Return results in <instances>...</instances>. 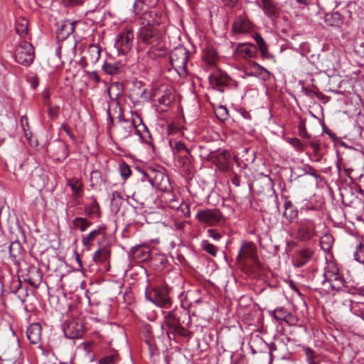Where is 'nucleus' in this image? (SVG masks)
Returning a JSON list of instances; mask_svg holds the SVG:
<instances>
[{
    "label": "nucleus",
    "instance_id": "nucleus-55",
    "mask_svg": "<svg viewBox=\"0 0 364 364\" xmlns=\"http://www.w3.org/2000/svg\"><path fill=\"white\" fill-rule=\"evenodd\" d=\"M207 233L209 237L215 240H219L222 237V235L214 229H208Z\"/></svg>",
    "mask_w": 364,
    "mask_h": 364
},
{
    "label": "nucleus",
    "instance_id": "nucleus-24",
    "mask_svg": "<svg viewBox=\"0 0 364 364\" xmlns=\"http://www.w3.org/2000/svg\"><path fill=\"white\" fill-rule=\"evenodd\" d=\"M129 254L137 262L145 261L149 257V251L144 246L133 247Z\"/></svg>",
    "mask_w": 364,
    "mask_h": 364
},
{
    "label": "nucleus",
    "instance_id": "nucleus-1",
    "mask_svg": "<svg viewBox=\"0 0 364 364\" xmlns=\"http://www.w3.org/2000/svg\"><path fill=\"white\" fill-rule=\"evenodd\" d=\"M191 323L189 311L182 306L168 311L164 316V325L167 327L166 333L168 337L170 334L187 337L190 332L183 325L189 326Z\"/></svg>",
    "mask_w": 364,
    "mask_h": 364
},
{
    "label": "nucleus",
    "instance_id": "nucleus-34",
    "mask_svg": "<svg viewBox=\"0 0 364 364\" xmlns=\"http://www.w3.org/2000/svg\"><path fill=\"white\" fill-rule=\"evenodd\" d=\"M199 157L202 160L211 161L215 150L210 149L207 146L200 145L198 146Z\"/></svg>",
    "mask_w": 364,
    "mask_h": 364
},
{
    "label": "nucleus",
    "instance_id": "nucleus-41",
    "mask_svg": "<svg viewBox=\"0 0 364 364\" xmlns=\"http://www.w3.org/2000/svg\"><path fill=\"white\" fill-rule=\"evenodd\" d=\"M354 258L357 262L364 264V244L360 243L357 245Z\"/></svg>",
    "mask_w": 364,
    "mask_h": 364
},
{
    "label": "nucleus",
    "instance_id": "nucleus-36",
    "mask_svg": "<svg viewBox=\"0 0 364 364\" xmlns=\"http://www.w3.org/2000/svg\"><path fill=\"white\" fill-rule=\"evenodd\" d=\"M200 247L203 251L210 254L211 256H213V257L217 256L218 248L212 243H210L208 240H202L200 242Z\"/></svg>",
    "mask_w": 364,
    "mask_h": 364
},
{
    "label": "nucleus",
    "instance_id": "nucleus-27",
    "mask_svg": "<svg viewBox=\"0 0 364 364\" xmlns=\"http://www.w3.org/2000/svg\"><path fill=\"white\" fill-rule=\"evenodd\" d=\"M67 186H68L71 188L72 197L74 199H77L80 196L83 185L79 179L73 178L68 180Z\"/></svg>",
    "mask_w": 364,
    "mask_h": 364
},
{
    "label": "nucleus",
    "instance_id": "nucleus-50",
    "mask_svg": "<svg viewBox=\"0 0 364 364\" xmlns=\"http://www.w3.org/2000/svg\"><path fill=\"white\" fill-rule=\"evenodd\" d=\"M303 171L305 174H308L315 177L316 178L319 176V175L316 173V170L310 165L305 164L303 167Z\"/></svg>",
    "mask_w": 364,
    "mask_h": 364
},
{
    "label": "nucleus",
    "instance_id": "nucleus-59",
    "mask_svg": "<svg viewBox=\"0 0 364 364\" xmlns=\"http://www.w3.org/2000/svg\"><path fill=\"white\" fill-rule=\"evenodd\" d=\"M247 246L246 245H243L239 250L238 255L237 256V260H241L243 257L244 255L247 254Z\"/></svg>",
    "mask_w": 364,
    "mask_h": 364
},
{
    "label": "nucleus",
    "instance_id": "nucleus-25",
    "mask_svg": "<svg viewBox=\"0 0 364 364\" xmlns=\"http://www.w3.org/2000/svg\"><path fill=\"white\" fill-rule=\"evenodd\" d=\"M91 199L92 200V203L85 206V213L90 218H100L101 211L100 205L94 196L91 197Z\"/></svg>",
    "mask_w": 364,
    "mask_h": 364
},
{
    "label": "nucleus",
    "instance_id": "nucleus-7",
    "mask_svg": "<svg viewBox=\"0 0 364 364\" xmlns=\"http://www.w3.org/2000/svg\"><path fill=\"white\" fill-rule=\"evenodd\" d=\"M189 59V51L183 46L175 48L170 54V62L174 69L186 70Z\"/></svg>",
    "mask_w": 364,
    "mask_h": 364
},
{
    "label": "nucleus",
    "instance_id": "nucleus-26",
    "mask_svg": "<svg viewBox=\"0 0 364 364\" xmlns=\"http://www.w3.org/2000/svg\"><path fill=\"white\" fill-rule=\"evenodd\" d=\"M202 58L208 65L214 66L216 65L218 57L213 48L208 47L204 49Z\"/></svg>",
    "mask_w": 364,
    "mask_h": 364
},
{
    "label": "nucleus",
    "instance_id": "nucleus-37",
    "mask_svg": "<svg viewBox=\"0 0 364 364\" xmlns=\"http://www.w3.org/2000/svg\"><path fill=\"white\" fill-rule=\"evenodd\" d=\"M90 180L92 186L100 185L103 181L101 171L97 169H92L90 172Z\"/></svg>",
    "mask_w": 364,
    "mask_h": 364
},
{
    "label": "nucleus",
    "instance_id": "nucleus-29",
    "mask_svg": "<svg viewBox=\"0 0 364 364\" xmlns=\"http://www.w3.org/2000/svg\"><path fill=\"white\" fill-rule=\"evenodd\" d=\"M122 63L121 62H105L102 65L103 71L110 75L118 74L121 72L122 68Z\"/></svg>",
    "mask_w": 364,
    "mask_h": 364
},
{
    "label": "nucleus",
    "instance_id": "nucleus-18",
    "mask_svg": "<svg viewBox=\"0 0 364 364\" xmlns=\"http://www.w3.org/2000/svg\"><path fill=\"white\" fill-rule=\"evenodd\" d=\"M143 18L147 21V24L146 26L155 27L156 26L162 24L166 20V16L162 14V12L154 8L147 12H144Z\"/></svg>",
    "mask_w": 364,
    "mask_h": 364
},
{
    "label": "nucleus",
    "instance_id": "nucleus-5",
    "mask_svg": "<svg viewBox=\"0 0 364 364\" xmlns=\"http://www.w3.org/2000/svg\"><path fill=\"white\" fill-rule=\"evenodd\" d=\"M15 60L24 66L30 65L34 59V48L31 43L22 41L14 52Z\"/></svg>",
    "mask_w": 364,
    "mask_h": 364
},
{
    "label": "nucleus",
    "instance_id": "nucleus-15",
    "mask_svg": "<svg viewBox=\"0 0 364 364\" xmlns=\"http://www.w3.org/2000/svg\"><path fill=\"white\" fill-rule=\"evenodd\" d=\"M257 4L268 18H272L279 16L280 9L273 0H260L257 2Z\"/></svg>",
    "mask_w": 364,
    "mask_h": 364
},
{
    "label": "nucleus",
    "instance_id": "nucleus-32",
    "mask_svg": "<svg viewBox=\"0 0 364 364\" xmlns=\"http://www.w3.org/2000/svg\"><path fill=\"white\" fill-rule=\"evenodd\" d=\"M110 251L106 248L102 247L97 250L93 255V260L96 263L105 262L109 257Z\"/></svg>",
    "mask_w": 364,
    "mask_h": 364
},
{
    "label": "nucleus",
    "instance_id": "nucleus-58",
    "mask_svg": "<svg viewBox=\"0 0 364 364\" xmlns=\"http://www.w3.org/2000/svg\"><path fill=\"white\" fill-rule=\"evenodd\" d=\"M301 90L306 96L310 97H314V95H316V92L315 91L306 87H302Z\"/></svg>",
    "mask_w": 364,
    "mask_h": 364
},
{
    "label": "nucleus",
    "instance_id": "nucleus-56",
    "mask_svg": "<svg viewBox=\"0 0 364 364\" xmlns=\"http://www.w3.org/2000/svg\"><path fill=\"white\" fill-rule=\"evenodd\" d=\"M27 80L31 84L32 88L35 89L38 87L39 81L37 76L29 77H28Z\"/></svg>",
    "mask_w": 364,
    "mask_h": 364
},
{
    "label": "nucleus",
    "instance_id": "nucleus-11",
    "mask_svg": "<svg viewBox=\"0 0 364 364\" xmlns=\"http://www.w3.org/2000/svg\"><path fill=\"white\" fill-rule=\"evenodd\" d=\"M210 162L218 166L220 170L225 171L230 168L231 155L227 150H215Z\"/></svg>",
    "mask_w": 364,
    "mask_h": 364
},
{
    "label": "nucleus",
    "instance_id": "nucleus-20",
    "mask_svg": "<svg viewBox=\"0 0 364 364\" xmlns=\"http://www.w3.org/2000/svg\"><path fill=\"white\" fill-rule=\"evenodd\" d=\"M100 47L97 45L92 44L88 47L86 55L82 57V60H86V65H95L100 58Z\"/></svg>",
    "mask_w": 364,
    "mask_h": 364
},
{
    "label": "nucleus",
    "instance_id": "nucleus-40",
    "mask_svg": "<svg viewBox=\"0 0 364 364\" xmlns=\"http://www.w3.org/2000/svg\"><path fill=\"white\" fill-rule=\"evenodd\" d=\"M306 120L303 118H300L299 123L298 124V133L301 137L309 139L311 136L308 134L306 128Z\"/></svg>",
    "mask_w": 364,
    "mask_h": 364
},
{
    "label": "nucleus",
    "instance_id": "nucleus-62",
    "mask_svg": "<svg viewBox=\"0 0 364 364\" xmlns=\"http://www.w3.org/2000/svg\"><path fill=\"white\" fill-rule=\"evenodd\" d=\"M137 170L143 175V176L144 178H147V180L150 182V183L151 185L154 184V180L152 179V178L149 176V174L147 172H146L145 171L141 170L140 168H137Z\"/></svg>",
    "mask_w": 364,
    "mask_h": 364
},
{
    "label": "nucleus",
    "instance_id": "nucleus-46",
    "mask_svg": "<svg viewBox=\"0 0 364 364\" xmlns=\"http://www.w3.org/2000/svg\"><path fill=\"white\" fill-rule=\"evenodd\" d=\"M321 244L323 246H326L327 249H330L333 242V238L331 235L328 233L324 234L320 239Z\"/></svg>",
    "mask_w": 364,
    "mask_h": 364
},
{
    "label": "nucleus",
    "instance_id": "nucleus-30",
    "mask_svg": "<svg viewBox=\"0 0 364 364\" xmlns=\"http://www.w3.org/2000/svg\"><path fill=\"white\" fill-rule=\"evenodd\" d=\"M72 223L75 229L81 232H85L92 224L87 218L82 217H76Z\"/></svg>",
    "mask_w": 364,
    "mask_h": 364
},
{
    "label": "nucleus",
    "instance_id": "nucleus-43",
    "mask_svg": "<svg viewBox=\"0 0 364 364\" xmlns=\"http://www.w3.org/2000/svg\"><path fill=\"white\" fill-rule=\"evenodd\" d=\"M119 169L120 175L124 180H127L132 174L129 166L124 162L119 164Z\"/></svg>",
    "mask_w": 364,
    "mask_h": 364
},
{
    "label": "nucleus",
    "instance_id": "nucleus-57",
    "mask_svg": "<svg viewBox=\"0 0 364 364\" xmlns=\"http://www.w3.org/2000/svg\"><path fill=\"white\" fill-rule=\"evenodd\" d=\"M268 350H269V358H270V361L272 362V360H273V352L277 350V345L273 343V342H271L269 343L268 345Z\"/></svg>",
    "mask_w": 364,
    "mask_h": 364
},
{
    "label": "nucleus",
    "instance_id": "nucleus-38",
    "mask_svg": "<svg viewBox=\"0 0 364 364\" xmlns=\"http://www.w3.org/2000/svg\"><path fill=\"white\" fill-rule=\"evenodd\" d=\"M119 360V355L117 353H113L100 358L98 364H117Z\"/></svg>",
    "mask_w": 364,
    "mask_h": 364
},
{
    "label": "nucleus",
    "instance_id": "nucleus-51",
    "mask_svg": "<svg viewBox=\"0 0 364 364\" xmlns=\"http://www.w3.org/2000/svg\"><path fill=\"white\" fill-rule=\"evenodd\" d=\"M48 115L49 117L51 118V119H55L56 118L58 114H59V112H60V108L58 106H50L49 105L48 106Z\"/></svg>",
    "mask_w": 364,
    "mask_h": 364
},
{
    "label": "nucleus",
    "instance_id": "nucleus-14",
    "mask_svg": "<svg viewBox=\"0 0 364 364\" xmlns=\"http://www.w3.org/2000/svg\"><path fill=\"white\" fill-rule=\"evenodd\" d=\"M119 120L122 123L119 130V135L122 139H127L132 133L139 134V129L133 120L122 119L120 117Z\"/></svg>",
    "mask_w": 364,
    "mask_h": 364
},
{
    "label": "nucleus",
    "instance_id": "nucleus-16",
    "mask_svg": "<svg viewBox=\"0 0 364 364\" xmlns=\"http://www.w3.org/2000/svg\"><path fill=\"white\" fill-rule=\"evenodd\" d=\"M209 80L213 89L223 92L224 87L228 86L230 77L225 73L218 72L210 75Z\"/></svg>",
    "mask_w": 364,
    "mask_h": 364
},
{
    "label": "nucleus",
    "instance_id": "nucleus-19",
    "mask_svg": "<svg viewBox=\"0 0 364 364\" xmlns=\"http://www.w3.org/2000/svg\"><path fill=\"white\" fill-rule=\"evenodd\" d=\"M75 21L65 20L58 26L56 38L58 41H64L75 31Z\"/></svg>",
    "mask_w": 364,
    "mask_h": 364
},
{
    "label": "nucleus",
    "instance_id": "nucleus-63",
    "mask_svg": "<svg viewBox=\"0 0 364 364\" xmlns=\"http://www.w3.org/2000/svg\"><path fill=\"white\" fill-rule=\"evenodd\" d=\"M223 1L225 6L228 7H234L237 4L238 0H223Z\"/></svg>",
    "mask_w": 364,
    "mask_h": 364
},
{
    "label": "nucleus",
    "instance_id": "nucleus-47",
    "mask_svg": "<svg viewBox=\"0 0 364 364\" xmlns=\"http://www.w3.org/2000/svg\"><path fill=\"white\" fill-rule=\"evenodd\" d=\"M288 142L299 151H302L304 149V144L297 138H289Z\"/></svg>",
    "mask_w": 364,
    "mask_h": 364
},
{
    "label": "nucleus",
    "instance_id": "nucleus-48",
    "mask_svg": "<svg viewBox=\"0 0 364 364\" xmlns=\"http://www.w3.org/2000/svg\"><path fill=\"white\" fill-rule=\"evenodd\" d=\"M304 352L306 356V360L309 364H311V363L316 361V356L314 355V350L310 348H305Z\"/></svg>",
    "mask_w": 364,
    "mask_h": 364
},
{
    "label": "nucleus",
    "instance_id": "nucleus-54",
    "mask_svg": "<svg viewBox=\"0 0 364 364\" xmlns=\"http://www.w3.org/2000/svg\"><path fill=\"white\" fill-rule=\"evenodd\" d=\"M284 216L291 222L298 215V210L296 209H291L289 213L284 211Z\"/></svg>",
    "mask_w": 364,
    "mask_h": 364
},
{
    "label": "nucleus",
    "instance_id": "nucleus-39",
    "mask_svg": "<svg viewBox=\"0 0 364 364\" xmlns=\"http://www.w3.org/2000/svg\"><path fill=\"white\" fill-rule=\"evenodd\" d=\"M307 144L312 148L314 154L316 157V161H320L321 159V154L320 153L321 146H320V143L318 142V141H316V140L309 141L307 142Z\"/></svg>",
    "mask_w": 364,
    "mask_h": 364
},
{
    "label": "nucleus",
    "instance_id": "nucleus-9",
    "mask_svg": "<svg viewBox=\"0 0 364 364\" xmlns=\"http://www.w3.org/2000/svg\"><path fill=\"white\" fill-rule=\"evenodd\" d=\"M195 148L196 147L193 146H191V147L189 148L183 142L180 141H176L172 147L173 152L178 155L179 162L183 167H189L191 164V151Z\"/></svg>",
    "mask_w": 364,
    "mask_h": 364
},
{
    "label": "nucleus",
    "instance_id": "nucleus-13",
    "mask_svg": "<svg viewBox=\"0 0 364 364\" xmlns=\"http://www.w3.org/2000/svg\"><path fill=\"white\" fill-rule=\"evenodd\" d=\"M270 315L277 321H283L290 326H296L298 318L289 312L284 307H278L269 312Z\"/></svg>",
    "mask_w": 364,
    "mask_h": 364
},
{
    "label": "nucleus",
    "instance_id": "nucleus-3",
    "mask_svg": "<svg viewBox=\"0 0 364 364\" xmlns=\"http://www.w3.org/2000/svg\"><path fill=\"white\" fill-rule=\"evenodd\" d=\"M324 279L321 284L327 292L332 291H349L350 287L343 276L336 269H326L323 274Z\"/></svg>",
    "mask_w": 364,
    "mask_h": 364
},
{
    "label": "nucleus",
    "instance_id": "nucleus-31",
    "mask_svg": "<svg viewBox=\"0 0 364 364\" xmlns=\"http://www.w3.org/2000/svg\"><path fill=\"white\" fill-rule=\"evenodd\" d=\"M28 21L27 19L24 18H22L16 21L15 29L16 33L21 38L26 36V35L28 34Z\"/></svg>",
    "mask_w": 364,
    "mask_h": 364
},
{
    "label": "nucleus",
    "instance_id": "nucleus-4",
    "mask_svg": "<svg viewBox=\"0 0 364 364\" xmlns=\"http://www.w3.org/2000/svg\"><path fill=\"white\" fill-rule=\"evenodd\" d=\"M316 223L311 219H304L296 224V239L301 242H307L317 236Z\"/></svg>",
    "mask_w": 364,
    "mask_h": 364
},
{
    "label": "nucleus",
    "instance_id": "nucleus-22",
    "mask_svg": "<svg viewBox=\"0 0 364 364\" xmlns=\"http://www.w3.org/2000/svg\"><path fill=\"white\" fill-rule=\"evenodd\" d=\"M41 326L38 323L31 324L26 331V336L28 340L32 344H37L40 342L41 338Z\"/></svg>",
    "mask_w": 364,
    "mask_h": 364
},
{
    "label": "nucleus",
    "instance_id": "nucleus-52",
    "mask_svg": "<svg viewBox=\"0 0 364 364\" xmlns=\"http://www.w3.org/2000/svg\"><path fill=\"white\" fill-rule=\"evenodd\" d=\"M144 6V1L143 0H135L133 4V11L135 14H139Z\"/></svg>",
    "mask_w": 364,
    "mask_h": 364
},
{
    "label": "nucleus",
    "instance_id": "nucleus-23",
    "mask_svg": "<svg viewBox=\"0 0 364 364\" xmlns=\"http://www.w3.org/2000/svg\"><path fill=\"white\" fill-rule=\"evenodd\" d=\"M105 226L100 225L98 226L97 229L90 232L87 235L82 236V245L85 246L87 249H90L92 242L97 237L100 235L104 236L105 235Z\"/></svg>",
    "mask_w": 364,
    "mask_h": 364
},
{
    "label": "nucleus",
    "instance_id": "nucleus-12",
    "mask_svg": "<svg viewBox=\"0 0 364 364\" xmlns=\"http://www.w3.org/2000/svg\"><path fill=\"white\" fill-rule=\"evenodd\" d=\"M152 296H150V301L157 306L167 308L171 306V299L168 296V290L163 287L153 289Z\"/></svg>",
    "mask_w": 364,
    "mask_h": 364
},
{
    "label": "nucleus",
    "instance_id": "nucleus-49",
    "mask_svg": "<svg viewBox=\"0 0 364 364\" xmlns=\"http://www.w3.org/2000/svg\"><path fill=\"white\" fill-rule=\"evenodd\" d=\"M17 292L18 293V296L20 298L22 302H24L26 300V297L28 296V289L27 288H23L21 287V282L18 283V287L17 288Z\"/></svg>",
    "mask_w": 364,
    "mask_h": 364
},
{
    "label": "nucleus",
    "instance_id": "nucleus-2",
    "mask_svg": "<svg viewBox=\"0 0 364 364\" xmlns=\"http://www.w3.org/2000/svg\"><path fill=\"white\" fill-rule=\"evenodd\" d=\"M139 43L150 46L156 50H162L165 46L162 33L155 26H144L139 28L136 34Z\"/></svg>",
    "mask_w": 364,
    "mask_h": 364
},
{
    "label": "nucleus",
    "instance_id": "nucleus-8",
    "mask_svg": "<svg viewBox=\"0 0 364 364\" xmlns=\"http://www.w3.org/2000/svg\"><path fill=\"white\" fill-rule=\"evenodd\" d=\"M222 218L221 212L216 208L200 210L196 215L197 220L208 226L216 225L220 222Z\"/></svg>",
    "mask_w": 364,
    "mask_h": 364
},
{
    "label": "nucleus",
    "instance_id": "nucleus-10",
    "mask_svg": "<svg viewBox=\"0 0 364 364\" xmlns=\"http://www.w3.org/2000/svg\"><path fill=\"white\" fill-rule=\"evenodd\" d=\"M65 336L70 339L81 338L84 333V327L80 318L69 320L63 328Z\"/></svg>",
    "mask_w": 364,
    "mask_h": 364
},
{
    "label": "nucleus",
    "instance_id": "nucleus-53",
    "mask_svg": "<svg viewBox=\"0 0 364 364\" xmlns=\"http://www.w3.org/2000/svg\"><path fill=\"white\" fill-rule=\"evenodd\" d=\"M218 115L221 120H225L228 117L227 108L224 106H220L218 109Z\"/></svg>",
    "mask_w": 364,
    "mask_h": 364
},
{
    "label": "nucleus",
    "instance_id": "nucleus-35",
    "mask_svg": "<svg viewBox=\"0 0 364 364\" xmlns=\"http://www.w3.org/2000/svg\"><path fill=\"white\" fill-rule=\"evenodd\" d=\"M255 40L257 43V45L260 50L262 56L264 58H267L268 56V46L264 41V38L261 35L257 34L255 36Z\"/></svg>",
    "mask_w": 364,
    "mask_h": 364
},
{
    "label": "nucleus",
    "instance_id": "nucleus-61",
    "mask_svg": "<svg viewBox=\"0 0 364 364\" xmlns=\"http://www.w3.org/2000/svg\"><path fill=\"white\" fill-rule=\"evenodd\" d=\"M231 182L236 187H239L240 186V178L237 174H234L232 177Z\"/></svg>",
    "mask_w": 364,
    "mask_h": 364
},
{
    "label": "nucleus",
    "instance_id": "nucleus-33",
    "mask_svg": "<svg viewBox=\"0 0 364 364\" xmlns=\"http://www.w3.org/2000/svg\"><path fill=\"white\" fill-rule=\"evenodd\" d=\"M140 122L141 124V127L143 129V131L139 129V134H137L142 142L153 146L152 144V138L151 136L150 132H149L147 127L142 123L141 119H140Z\"/></svg>",
    "mask_w": 364,
    "mask_h": 364
},
{
    "label": "nucleus",
    "instance_id": "nucleus-45",
    "mask_svg": "<svg viewBox=\"0 0 364 364\" xmlns=\"http://www.w3.org/2000/svg\"><path fill=\"white\" fill-rule=\"evenodd\" d=\"M43 173V168L40 167L39 166H37L34 168L33 171L31 173V183H33V186H35V183L37 182L38 179L37 177H38V181L41 180V174Z\"/></svg>",
    "mask_w": 364,
    "mask_h": 364
},
{
    "label": "nucleus",
    "instance_id": "nucleus-28",
    "mask_svg": "<svg viewBox=\"0 0 364 364\" xmlns=\"http://www.w3.org/2000/svg\"><path fill=\"white\" fill-rule=\"evenodd\" d=\"M42 275L39 269L32 267L29 269L28 277L27 281L29 284L33 287H38L41 281Z\"/></svg>",
    "mask_w": 364,
    "mask_h": 364
},
{
    "label": "nucleus",
    "instance_id": "nucleus-64",
    "mask_svg": "<svg viewBox=\"0 0 364 364\" xmlns=\"http://www.w3.org/2000/svg\"><path fill=\"white\" fill-rule=\"evenodd\" d=\"M158 102L160 104H163L165 105H168L171 103V100L165 96H161V97H159Z\"/></svg>",
    "mask_w": 364,
    "mask_h": 364
},
{
    "label": "nucleus",
    "instance_id": "nucleus-42",
    "mask_svg": "<svg viewBox=\"0 0 364 364\" xmlns=\"http://www.w3.org/2000/svg\"><path fill=\"white\" fill-rule=\"evenodd\" d=\"M123 202L122 197L121 196L119 192H114L112 193L111 205L113 208H114L117 211L119 210V207L121 206Z\"/></svg>",
    "mask_w": 364,
    "mask_h": 364
},
{
    "label": "nucleus",
    "instance_id": "nucleus-17",
    "mask_svg": "<svg viewBox=\"0 0 364 364\" xmlns=\"http://www.w3.org/2000/svg\"><path fill=\"white\" fill-rule=\"evenodd\" d=\"M232 27L235 33H245L252 30V24L245 16H237L232 23Z\"/></svg>",
    "mask_w": 364,
    "mask_h": 364
},
{
    "label": "nucleus",
    "instance_id": "nucleus-44",
    "mask_svg": "<svg viewBox=\"0 0 364 364\" xmlns=\"http://www.w3.org/2000/svg\"><path fill=\"white\" fill-rule=\"evenodd\" d=\"M313 255V251L310 249H304L300 251L299 257L303 259L297 266L301 267L305 264Z\"/></svg>",
    "mask_w": 364,
    "mask_h": 364
},
{
    "label": "nucleus",
    "instance_id": "nucleus-21",
    "mask_svg": "<svg viewBox=\"0 0 364 364\" xmlns=\"http://www.w3.org/2000/svg\"><path fill=\"white\" fill-rule=\"evenodd\" d=\"M236 52L243 58H254L257 55V48L252 43H240L236 48Z\"/></svg>",
    "mask_w": 364,
    "mask_h": 364
},
{
    "label": "nucleus",
    "instance_id": "nucleus-60",
    "mask_svg": "<svg viewBox=\"0 0 364 364\" xmlns=\"http://www.w3.org/2000/svg\"><path fill=\"white\" fill-rule=\"evenodd\" d=\"M90 78L91 80L94 81L95 83H99L101 81V78L97 74V71H92L90 73Z\"/></svg>",
    "mask_w": 364,
    "mask_h": 364
},
{
    "label": "nucleus",
    "instance_id": "nucleus-6",
    "mask_svg": "<svg viewBox=\"0 0 364 364\" xmlns=\"http://www.w3.org/2000/svg\"><path fill=\"white\" fill-rule=\"evenodd\" d=\"M134 33L130 28H125L117 35L114 46L119 53L127 54L132 48Z\"/></svg>",
    "mask_w": 364,
    "mask_h": 364
}]
</instances>
